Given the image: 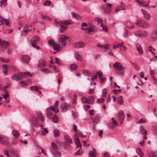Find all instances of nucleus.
<instances>
[{
  "label": "nucleus",
  "mask_w": 157,
  "mask_h": 157,
  "mask_svg": "<svg viewBox=\"0 0 157 157\" xmlns=\"http://www.w3.org/2000/svg\"><path fill=\"white\" fill-rule=\"evenodd\" d=\"M44 118L43 114L38 112L36 113V117H33L31 120L32 124L36 127L42 126V123L44 121Z\"/></svg>",
  "instance_id": "obj_1"
},
{
  "label": "nucleus",
  "mask_w": 157,
  "mask_h": 157,
  "mask_svg": "<svg viewBox=\"0 0 157 157\" xmlns=\"http://www.w3.org/2000/svg\"><path fill=\"white\" fill-rule=\"evenodd\" d=\"M72 21L71 19H68L65 20L60 21L59 22L56 20L55 21V24L57 26H60V31L61 32H63L67 29L66 26L63 25H68L71 24Z\"/></svg>",
  "instance_id": "obj_2"
},
{
  "label": "nucleus",
  "mask_w": 157,
  "mask_h": 157,
  "mask_svg": "<svg viewBox=\"0 0 157 157\" xmlns=\"http://www.w3.org/2000/svg\"><path fill=\"white\" fill-rule=\"evenodd\" d=\"M29 76L32 77V75H30L29 73L28 72H22L18 75H14L12 77V79L15 80H18L21 79L22 77L25 78Z\"/></svg>",
  "instance_id": "obj_3"
},
{
  "label": "nucleus",
  "mask_w": 157,
  "mask_h": 157,
  "mask_svg": "<svg viewBox=\"0 0 157 157\" xmlns=\"http://www.w3.org/2000/svg\"><path fill=\"white\" fill-rule=\"evenodd\" d=\"M114 68L117 70V72L120 75H122L124 72V68L122 64L119 62H116L113 64Z\"/></svg>",
  "instance_id": "obj_4"
},
{
  "label": "nucleus",
  "mask_w": 157,
  "mask_h": 157,
  "mask_svg": "<svg viewBox=\"0 0 157 157\" xmlns=\"http://www.w3.org/2000/svg\"><path fill=\"white\" fill-rule=\"evenodd\" d=\"M134 34L136 36L144 38L147 36L148 33L146 31L140 30L135 31Z\"/></svg>",
  "instance_id": "obj_5"
},
{
  "label": "nucleus",
  "mask_w": 157,
  "mask_h": 157,
  "mask_svg": "<svg viewBox=\"0 0 157 157\" xmlns=\"http://www.w3.org/2000/svg\"><path fill=\"white\" fill-rule=\"evenodd\" d=\"M46 110L47 112L48 116L49 117H52L53 116V112H58L59 111L56 106L55 107L51 106L50 108H47Z\"/></svg>",
  "instance_id": "obj_6"
},
{
  "label": "nucleus",
  "mask_w": 157,
  "mask_h": 157,
  "mask_svg": "<svg viewBox=\"0 0 157 157\" xmlns=\"http://www.w3.org/2000/svg\"><path fill=\"white\" fill-rule=\"evenodd\" d=\"M135 1L139 6L143 7H147L148 8L150 6L149 4L150 2L149 1L146 2L144 0H135Z\"/></svg>",
  "instance_id": "obj_7"
},
{
  "label": "nucleus",
  "mask_w": 157,
  "mask_h": 157,
  "mask_svg": "<svg viewBox=\"0 0 157 157\" xmlns=\"http://www.w3.org/2000/svg\"><path fill=\"white\" fill-rule=\"evenodd\" d=\"M81 29L82 30H85L89 33L90 32L95 31L97 30V28L96 26L94 25H91L90 26L85 28H81Z\"/></svg>",
  "instance_id": "obj_8"
},
{
  "label": "nucleus",
  "mask_w": 157,
  "mask_h": 157,
  "mask_svg": "<svg viewBox=\"0 0 157 157\" xmlns=\"http://www.w3.org/2000/svg\"><path fill=\"white\" fill-rule=\"evenodd\" d=\"M136 24L138 26L145 28H147L149 27V25L147 22L141 20L137 21L136 22Z\"/></svg>",
  "instance_id": "obj_9"
},
{
  "label": "nucleus",
  "mask_w": 157,
  "mask_h": 157,
  "mask_svg": "<svg viewBox=\"0 0 157 157\" xmlns=\"http://www.w3.org/2000/svg\"><path fill=\"white\" fill-rule=\"evenodd\" d=\"M70 39V38L64 34H62L61 37L58 40L59 42L61 43L62 45L65 46L66 45V40L67 39Z\"/></svg>",
  "instance_id": "obj_10"
},
{
  "label": "nucleus",
  "mask_w": 157,
  "mask_h": 157,
  "mask_svg": "<svg viewBox=\"0 0 157 157\" xmlns=\"http://www.w3.org/2000/svg\"><path fill=\"white\" fill-rule=\"evenodd\" d=\"M10 142L8 138L5 136L0 135V143L3 145H6Z\"/></svg>",
  "instance_id": "obj_11"
},
{
  "label": "nucleus",
  "mask_w": 157,
  "mask_h": 157,
  "mask_svg": "<svg viewBox=\"0 0 157 157\" xmlns=\"http://www.w3.org/2000/svg\"><path fill=\"white\" fill-rule=\"evenodd\" d=\"M141 12L143 14L144 17L147 20H149L151 16L148 12L142 8L141 9Z\"/></svg>",
  "instance_id": "obj_12"
},
{
  "label": "nucleus",
  "mask_w": 157,
  "mask_h": 157,
  "mask_svg": "<svg viewBox=\"0 0 157 157\" xmlns=\"http://www.w3.org/2000/svg\"><path fill=\"white\" fill-rule=\"evenodd\" d=\"M98 75V77L100 80V82L101 83H103L106 80V78L105 77H102L103 74L100 71H98L97 72Z\"/></svg>",
  "instance_id": "obj_13"
},
{
  "label": "nucleus",
  "mask_w": 157,
  "mask_h": 157,
  "mask_svg": "<svg viewBox=\"0 0 157 157\" xmlns=\"http://www.w3.org/2000/svg\"><path fill=\"white\" fill-rule=\"evenodd\" d=\"M124 6V4L123 2H121L120 5L118 6L115 9V12L116 13H117L120 10H125V9L123 8Z\"/></svg>",
  "instance_id": "obj_14"
},
{
  "label": "nucleus",
  "mask_w": 157,
  "mask_h": 157,
  "mask_svg": "<svg viewBox=\"0 0 157 157\" xmlns=\"http://www.w3.org/2000/svg\"><path fill=\"white\" fill-rule=\"evenodd\" d=\"M118 118L120 121H121L120 123L122 124L123 122L122 121L124 118V112L123 110L119 111L118 114Z\"/></svg>",
  "instance_id": "obj_15"
},
{
  "label": "nucleus",
  "mask_w": 157,
  "mask_h": 157,
  "mask_svg": "<svg viewBox=\"0 0 157 157\" xmlns=\"http://www.w3.org/2000/svg\"><path fill=\"white\" fill-rule=\"evenodd\" d=\"M75 141L77 147H81V144H80V142L79 140L78 137L77 135L75 134L74 136Z\"/></svg>",
  "instance_id": "obj_16"
},
{
  "label": "nucleus",
  "mask_w": 157,
  "mask_h": 157,
  "mask_svg": "<svg viewBox=\"0 0 157 157\" xmlns=\"http://www.w3.org/2000/svg\"><path fill=\"white\" fill-rule=\"evenodd\" d=\"M65 138L66 140V144L67 145L70 144L72 143V139L71 137L68 135L65 136Z\"/></svg>",
  "instance_id": "obj_17"
},
{
  "label": "nucleus",
  "mask_w": 157,
  "mask_h": 157,
  "mask_svg": "<svg viewBox=\"0 0 157 157\" xmlns=\"http://www.w3.org/2000/svg\"><path fill=\"white\" fill-rule=\"evenodd\" d=\"M84 44L82 42H80L75 43L74 44L75 47L76 48H81L84 47Z\"/></svg>",
  "instance_id": "obj_18"
},
{
  "label": "nucleus",
  "mask_w": 157,
  "mask_h": 157,
  "mask_svg": "<svg viewBox=\"0 0 157 157\" xmlns=\"http://www.w3.org/2000/svg\"><path fill=\"white\" fill-rule=\"evenodd\" d=\"M102 9L105 13H109L111 11V8H109L106 5L102 6Z\"/></svg>",
  "instance_id": "obj_19"
},
{
  "label": "nucleus",
  "mask_w": 157,
  "mask_h": 157,
  "mask_svg": "<svg viewBox=\"0 0 157 157\" xmlns=\"http://www.w3.org/2000/svg\"><path fill=\"white\" fill-rule=\"evenodd\" d=\"M30 90H32L38 92L39 94H41V91L39 90V89H40V87H39L37 86H31L30 87Z\"/></svg>",
  "instance_id": "obj_20"
},
{
  "label": "nucleus",
  "mask_w": 157,
  "mask_h": 157,
  "mask_svg": "<svg viewBox=\"0 0 157 157\" xmlns=\"http://www.w3.org/2000/svg\"><path fill=\"white\" fill-rule=\"evenodd\" d=\"M70 107V105L67 103H65L62 105V109L63 112L66 111Z\"/></svg>",
  "instance_id": "obj_21"
},
{
  "label": "nucleus",
  "mask_w": 157,
  "mask_h": 157,
  "mask_svg": "<svg viewBox=\"0 0 157 157\" xmlns=\"http://www.w3.org/2000/svg\"><path fill=\"white\" fill-rule=\"evenodd\" d=\"M151 38L153 40H155L157 39V30H154L152 32Z\"/></svg>",
  "instance_id": "obj_22"
},
{
  "label": "nucleus",
  "mask_w": 157,
  "mask_h": 157,
  "mask_svg": "<svg viewBox=\"0 0 157 157\" xmlns=\"http://www.w3.org/2000/svg\"><path fill=\"white\" fill-rule=\"evenodd\" d=\"M87 98V103L93 104L94 103L95 99L94 97L93 96H90Z\"/></svg>",
  "instance_id": "obj_23"
},
{
  "label": "nucleus",
  "mask_w": 157,
  "mask_h": 157,
  "mask_svg": "<svg viewBox=\"0 0 157 157\" xmlns=\"http://www.w3.org/2000/svg\"><path fill=\"white\" fill-rule=\"evenodd\" d=\"M75 57L76 60L80 61H82L83 60V58L78 53H76L75 55Z\"/></svg>",
  "instance_id": "obj_24"
},
{
  "label": "nucleus",
  "mask_w": 157,
  "mask_h": 157,
  "mask_svg": "<svg viewBox=\"0 0 157 157\" xmlns=\"http://www.w3.org/2000/svg\"><path fill=\"white\" fill-rule=\"evenodd\" d=\"M40 37L39 36H34L31 39V42L32 43H37L40 40Z\"/></svg>",
  "instance_id": "obj_25"
},
{
  "label": "nucleus",
  "mask_w": 157,
  "mask_h": 157,
  "mask_svg": "<svg viewBox=\"0 0 157 157\" xmlns=\"http://www.w3.org/2000/svg\"><path fill=\"white\" fill-rule=\"evenodd\" d=\"M52 155L54 157H61V153L58 151H54L52 152Z\"/></svg>",
  "instance_id": "obj_26"
},
{
  "label": "nucleus",
  "mask_w": 157,
  "mask_h": 157,
  "mask_svg": "<svg viewBox=\"0 0 157 157\" xmlns=\"http://www.w3.org/2000/svg\"><path fill=\"white\" fill-rule=\"evenodd\" d=\"M22 59L24 62L25 63H28L30 60V58L29 56L24 55L23 56Z\"/></svg>",
  "instance_id": "obj_27"
},
{
  "label": "nucleus",
  "mask_w": 157,
  "mask_h": 157,
  "mask_svg": "<svg viewBox=\"0 0 157 157\" xmlns=\"http://www.w3.org/2000/svg\"><path fill=\"white\" fill-rule=\"evenodd\" d=\"M136 47L139 53L140 54H142L143 52L141 45L139 44H136Z\"/></svg>",
  "instance_id": "obj_28"
},
{
  "label": "nucleus",
  "mask_w": 157,
  "mask_h": 157,
  "mask_svg": "<svg viewBox=\"0 0 157 157\" xmlns=\"http://www.w3.org/2000/svg\"><path fill=\"white\" fill-rule=\"evenodd\" d=\"M89 155L90 157H96V150L94 148H93V150L90 151L89 153Z\"/></svg>",
  "instance_id": "obj_29"
},
{
  "label": "nucleus",
  "mask_w": 157,
  "mask_h": 157,
  "mask_svg": "<svg viewBox=\"0 0 157 157\" xmlns=\"http://www.w3.org/2000/svg\"><path fill=\"white\" fill-rule=\"evenodd\" d=\"M140 130L141 134H147V130L143 126H140Z\"/></svg>",
  "instance_id": "obj_30"
},
{
  "label": "nucleus",
  "mask_w": 157,
  "mask_h": 157,
  "mask_svg": "<svg viewBox=\"0 0 157 157\" xmlns=\"http://www.w3.org/2000/svg\"><path fill=\"white\" fill-rule=\"evenodd\" d=\"M117 125V123L116 121H113L112 123H110L108 124L109 126L111 128H113L115 127V126Z\"/></svg>",
  "instance_id": "obj_31"
},
{
  "label": "nucleus",
  "mask_w": 157,
  "mask_h": 157,
  "mask_svg": "<svg viewBox=\"0 0 157 157\" xmlns=\"http://www.w3.org/2000/svg\"><path fill=\"white\" fill-rule=\"evenodd\" d=\"M38 66L40 67H45V61L43 59H40L39 61Z\"/></svg>",
  "instance_id": "obj_32"
},
{
  "label": "nucleus",
  "mask_w": 157,
  "mask_h": 157,
  "mask_svg": "<svg viewBox=\"0 0 157 157\" xmlns=\"http://www.w3.org/2000/svg\"><path fill=\"white\" fill-rule=\"evenodd\" d=\"M117 102L118 104L123 105V98L121 96H118L117 98Z\"/></svg>",
  "instance_id": "obj_33"
},
{
  "label": "nucleus",
  "mask_w": 157,
  "mask_h": 157,
  "mask_svg": "<svg viewBox=\"0 0 157 157\" xmlns=\"http://www.w3.org/2000/svg\"><path fill=\"white\" fill-rule=\"evenodd\" d=\"M53 47L54 50L56 51V52L59 51L61 48V47L59 45L56 43L53 45Z\"/></svg>",
  "instance_id": "obj_34"
},
{
  "label": "nucleus",
  "mask_w": 157,
  "mask_h": 157,
  "mask_svg": "<svg viewBox=\"0 0 157 157\" xmlns=\"http://www.w3.org/2000/svg\"><path fill=\"white\" fill-rule=\"evenodd\" d=\"M136 151L137 153L140 157H143L144 154L143 152L141 151V149L138 147L136 149Z\"/></svg>",
  "instance_id": "obj_35"
},
{
  "label": "nucleus",
  "mask_w": 157,
  "mask_h": 157,
  "mask_svg": "<svg viewBox=\"0 0 157 157\" xmlns=\"http://www.w3.org/2000/svg\"><path fill=\"white\" fill-rule=\"evenodd\" d=\"M153 50L154 51H155V49L154 48H152L151 46H149L147 48V51L148 52H151L152 55L153 57H154L155 53L152 52Z\"/></svg>",
  "instance_id": "obj_36"
},
{
  "label": "nucleus",
  "mask_w": 157,
  "mask_h": 157,
  "mask_svg": "<svg viewBox=\"0 0 157 157\" xmlns=\"http://www.w3.org/2000/svg\"><path fill=\"white\" fill-rule=\"evenodd\" d=\"M78 65L75 63L72 64L70 65V67L72 71H75L78 68Z\"/></svg>",
  "instance_id": "obj_37"
},
{
  "label": "nucleus",
  "mask_w": 157,
  "mask_h": 157,
  "mask_svg": "<svg viewBox=\"0 0 157 157\" xmlns=\"http://www.w3.org/2000/svg\"><path fill=\"white\" fill-rule=\"evenodd\" d=\"M5 92L6 94L4 95L3 98L4 99H6V102L8 103L10 101V99H8V98L10 96L6 91H5Z\"/></svg>",
  "instance_id": "obj_38"
},
{
  "label": "nucleus",
  "mask_w": 157,
  "mask_h": 157,
  "mask_svg": "<svg viewBox=\"0 0 157 157\" xmlns=\"http://www.w3.org/2000/svg\"><path fill=\"white\" fill-rule=\"evenodd\" d=\"M100 121V119L97 116L95 117L94 119L93 123L94 124H98Z\"/></svg>",
  "instance_id": "obj_39"
},
{
  "label": "nucleus",
  "mask_w": 157,
  "mask_h": 157,
  "mask_svg": "<svg viewBox=\"0 0 157 157\" xmlns=\"http://www.w3.org/2000/svg\"><path fill=\"white\" fill-rule=\"evenodd\" d=\"M12 133L15 138H18L19 136V132L16 130H13Z\"/></svg>",
  "instance_id": "obj_40"
},
{
  "label": "nucleus",
  "mask_w": 157,
  "mask_h": 157,
  "mask_svg": "<svg viewBox=\"0 0 157 157\" xmlns=\"http://www.w3.org/2000/svg\"><path fill=\"white\" fill-rule=\"evenodd\" d=\"M40 71L45 74H48L51 72L50 70L47 68H42Z\"/></svg>",
  "instance_id": "obj_41"
},
{
  "label": "nucleus",
  "mask_w": 157,
  "mask_h": 157,
  "mask_svg": "<svg viewBox=\"0 0 157 157\" xmlns=\"http://www.w3.org/2000/svg\"><path fill=\"white\" fill-rule=\"evenodd\" d=\"M41 126H39L40 128V131L41 132L43 135H45L46 133H47L48 132V130L45 128H42Z\"/></svg>",
  "instance_id": "obj_42"
},
{
  "label": "nucleus",
  "mask_w": 157,
  "mask_h": 157,
  "mask_svg": "<svg viewBox=\"0 0 157 157\" xmlns=\"http://www.w3.org/2000/svg\"><path fill=\"white\" fill-rule=\"evenodd\" d=\"M101 27L102 28V31L107 32L108 31V29L106 25L104 24H101Z\"/></svg>",
  "instance_id": "obj_43"
},
{
  "label": "nucleus",
  "mask_w": 157,
  "mask_h": 157,
  "mask_svg": "<svg viewBox=\"0 0 157 157\" xmlns=\"http://www.w3.org/2000/svg\"><path fill=\"white\" fill-rule=\"evenodd\" d=\"M0 60L2 62L5 63H9L10 61V59L8 58H0Z\"/></svg>",
  "instance_id": "obj_44"
},
{
  "label": "nucleus",
  "mask_w": 157,
  "mask_h": 157,
  "mask_svg": "<svg viewBox=\"0 0 157 157\" xmlns=\"http://www.w3.org/2000/svg\"><path fill=\"white\" fill-rule=\"evenodd\" d=\"M53 133L55 136H57L59 135L60 132L58 129H55L53 130Z\"/></svg>",
  "instance_id": "obj_45"
},
{
  "label": "nucleus",
  "mask_w": 157,
  "mask_h": 157,
  "mask_svg": "<svg viewBox=\"0 0 157 157\" xmlns=\"http://www.w3.org/2000/svg\"><path fill=\"white\" fill-rule=\"evenodd\" d=\"M42 18L44 20L47 21H50L51 20V18L49 17L46 15H43Z\"/></svg>",
  "instance_id": "obj_46"
},
{
  "label": "nucleus",
  "mask_w": 157,
  "mask_h": 157,
  "mask_svg": "<svg viewBox=\"0 0 157 157\" xmlns=\"http://www.w3.org/2000/svg\"><path fill=\"white\" fill-rule=\"evenodd\" d=\"M148 155V157H157L156 154L153 152L149 153Z\"/></svg>",
  "instance_id": "obj_47"
},
{
  "label": "nucleus",
  "mask_w": 157,
  "mask_h": 157,
  "mask_svg": "<svg viewBox=\"0 0 157 157\" xmlns=\"http://www.w3.org/2000/svg\"><path fill=\"white\" fill-rule=\"evenodd\" d=\"M53 121L55 123H57L59 121V119L58 117L56 115H54L53 117Z\"/></svg>",
  "instance_id": "obj_48"
},
{
  "label": "nucleus",
  "mask_w": 157,
  "mask_h": 157,
  "mask_svg": "<svg viewBox=\"0 0 157 157\" xmlns=\"http://www.w3.org/2000/svg\"><path fill=\"white\" fill-rule=\"evenodd\" d=\"M7 0H2L0 2V6H5L6 5V1Z\"/></svg>",
  "instance_id": "obj_49"
},
{
  "label": "nucleus",
  "mask_w": 157,
  "mask_h": 157,
  "mask_svg": "<svg viewBox=\"0 0 157 157\" xmlns=\"http://www.w3.org/2000/svg\"><path fill=\"white\" fill-rule=\"evenodd\" d=\"M51 147L52 149L56 150L57 148V146L54 143H52L51 145Z\"/></svg>",
  "instance_id": "obj_50"
},
{
  "label": "nucleus",
  "mask_w": 157,
  "mask_h": 157,
  "mask_svg": "<svg viewBox=\"0 0 157 157\" xmlns=\"http://www.w3.org/2000/svg\"><path fill=\"white\" fill-rule=\"evenodd\" d=\"M81 101L83 103H87V98H86L84 96H83L81 98Z\"/></svg>",
  "instance_id": "obj_51"
},
{
  "label": "nucleus",
  "mask_w": 157,
  "mask_h": 157,
  "mask_svg": "<svg viewBox=\"0 0 157 157\" xmlns=\"http://www.w3.org/2000/svg\"><path fill=\"white\" fill-rule=\"evenodd\" d=\"M55 59L56 61L54 63H56L59 65H60L62 64V62L60 59L56 57L55 58ZM53 63V62L52 63Z\"/></svg>",
  "instance_id": "obj_52"
},
{
  "label": "nucleus",
  "mask_w": 157,
  "mask_h": 157,
  "mask_svg": "<svg viewBox=\"0 0 157 157\" xmlns=\"http://www.w3.org/2000/svg\"><path fill=\"white\" fill-rule=\"evenodd\" d=\"M95 20L97 21L98 23H101L103 21L102 19L98 17H96L95 19Z\"/></svg>",
  "instance_id": "obj_53"
},
{
  "label": "nucleus",
  "mask_w": 157,
  "mask_h": 157,
  "mask_svg": "<svg viewBox=\"0 0 157 157\" xmlns=\"http://www.w3.org/2000/svg\"><path fill=\"white\" fill-rule=\"evenodd\" d=\"M51 2L50 1L46 0L45 1L44 3V5L45 6H47L50 5L51 4Z\"/></svg>",
  "instance_id": "obj_54"
},
{
  "label": "nucleus",
  "mask_w": 157,
  "mask_h": 157,
  "mask_svg": "<svg viewBox=\"0 0 157 157\" xmlns=\"http://www.w3.org/2000/svg\"><path fill=\"white\" fill-rule=\"evenodd\" d=\"M36 43H32V45L33 48H35L38 50L39 49V47L37 45V44H36Z\"/></svg>",
  "instance_id": "obj_55"
},
{
  "label": "nucleus",
  "mask_w": 157,
  "mask_h": 157,
  "mask_svg": "<svg viewBox=\"0 0 157 157\" xmlns=\"http://www.w3.org/2000/svg\"><path fill=\"white\" fill-rule=\"evenodd\" d=\"M10 20L9 18L8 19H5V23L6 24V25L9 26L10 21Z\"/></svg>",
  "instance_id": "obj_56"
},
{
  "label": "nucleus",
  "mask_w": 157,
  "mask_h": 157,
  "mask_svg": "<svg viewBox=\"0 0 157 157\" xmlns=\"http://www.w3.org/2000/svg\"><path fill=\"white\" fill-rule=\"evenodd\" d=\"M5 19L3 17L0 16V22L1 23V24H0V25H1L2 24H5Z\"/></svg>",
  "instance_id": "obj_57"
},
{
  "label": "nucleus",
  "mask_w": 157,
  "mask_h": 157,
  "mask_svg": "<svg viewBox=\"0 0 157 157\" xmlns=\"http://www.w3.org/2000/svg\"><path fill=\"white\" fill-rule=\"evenodd\" d=\"M79 149L76 153H75V155H81L82 153V151L81 149V147H79Z\"/></svg>",
  "instance_id": "obj_58"
},
{
  "label": "nucleus",
  "mask_w": 157,
  "mask_h": 157,
  "mask_svg": "<svg viewBox=\"0 0 157 157\" xmlns=\"http://www.w3.org/2000/svg\"><path fill=\"white\" fill-rule=\"evenodd\" d=\"M104 101V99L103 98H101L98 99L97 102L98 103H100L103 102Z\"/></svg>",
  "instance_id": "obj_59"
},
{
  "label": "nucleus",
  "mask_w": 157,
  "mask_h": 157,
  "mask_svg": "<svg viewBox=\"0 0 157 157\" xmlns=\"http://www.w3.org/2000/svg\"><path fill=\"white\" fill-rule=\"evenodd\" d=\"M9 43L7 41L3 40L2 42V45L6 46L9 45Z\"/></svg>",
  "instance_id": "obj_60"
},
{
  "label": "nucleus",
  "mask_w": 157,
  "mask_h": 157,
  "mask_svg": "<svg viewBox=\"0 0 157 157\" xmlns=\"http://www.w3.org/2000/svg\"><path fill=\"white\" fill-rule=\"evenodd\" d=\"M107 55L110 56H112L113 55V53L112 50H109L107 52Z\"/></svg>",
  "instance_id": "obj_61"
},
{
  "label": "nucleus",
  "mask_w": 157,
  "mask_h": 157,
  "mask_svg": "<svg viewBox=\"0 0 157 157\" xmlns=\"http://www.w3.org/2000/svg\"><path fill=\"white\" fill-rule=\"evenodd\" d=\"M107 90L106 89L104 88L103 89L102 91V93L103 95V97H105V95L106 93H107Z\"/></svg>",
  "instance_id": "obj_62"
},
{
  "label": "nucleus",
  "mask_w": 157,
  "mask_h": 157,
  "mask_svg": "<svg viewBox=\"0 0 157 157\" xmlns=\"http://www.w3.org/2000/svg\"><path fill=\"white\" fill-rule=\"evenodd\" d=\"M145 122H146V120L144 118H142L138 121L139 123H143Z\"/></svg>",
  "instance_id": "obj_63"
},
{
  "label": "nucleus",
  "mask_w": 157,
  "mask_h": 157,
  "mask_svg": "<svg viewBox=\"0 0 157 157\" xmlns=\"http://www.w3.org/2000/svg\"><path fill=\"white\" fill-rule=\"evenodd\" d=\"M48 43L50 45H52V47L53 45H54V44H55V43L54 42V41L52 40H50L48 41Z\"/></svg>",
  "instance_id": "obj_64"
}]
</instances>
